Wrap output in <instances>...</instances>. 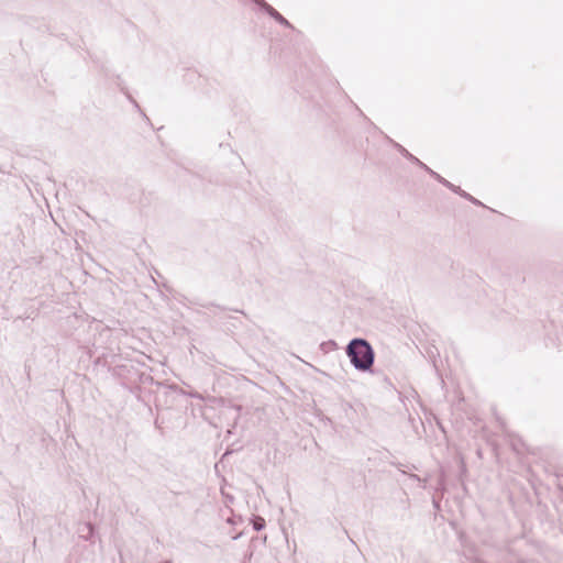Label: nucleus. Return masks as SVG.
<instances>
[{
    "label": "nucleus",
    "mask_w": 563,
    "mask_h": 563,
    "mask_svg": "<svg viewBox=\"0 0 563 563\" xmlns=\"http://www.w3.org/2000/svg\"><path fill=\"white\" fill-rule=\"evenodd\" d=\"M253 527L255 530H262L265 527V520L262 517H256L253 520Z\"/></svg>",
    "instance_id": "f03ea898"
},
{
    "label": "nucleus",
    "mask_w": 563,
    "mask_h": 563,
    "mask_svg": "<svg viewBox=\"0 0 563 563\" xmlns=\"http://www.w3.org/2000/svg\"><path fill=\"white\" fill-rule=\"evenodd\" d=\"M276 20L280 21V22H286V20L279 14V13H276Z\"/></svg>",
    "instance_id": "7ed1b4c3"
},
{
    "label": "nucleus",
    "mask_w": 563,
    "mask_h": 563,
    "mask_svg": "<svg viewBox=\"0 0 563 563\" xmlns=\"http://www.w3.org/2000/svg\"><path fill=\"white\" fill-rule=\"evenodd\" d=\"M347 355L353 365L362 371L368 369L374 361V353L371 345L361 339L353 340L347 346Z\"/></svg>",
    "instance_id": "f257e3e1"
}]
</instances>
